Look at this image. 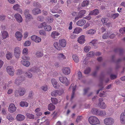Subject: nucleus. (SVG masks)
<instances>
[{
  "label": "nucleus",
  "instance_id": "f257e3e1",
  "mask_svg": "<svg viewBox=\"0 0 125 125\" xmlns=\"http://www.w3.org/2000/svg\"><path fill=\"white\" fill-rule=\"evenodd\" d=\"M91 112L94 115H100L104 116L106 115V113L104 111H101L98 109L93 108L91 110Z\"/></svg>",
  "mask_w": 125,
  "mask_h": 125
},
{
  "label": "nucleus",
  "instance_id": "f03ea898",
  "mask_svg": "<svg viewBox=\"0 0 125 125\" xmlns=\"http://www.w3.org/2000/svg\"><path fill=\"white\" fill-rule=\"evenodd\" d=\"M89 123L92 125H95L99 124L100 123L99 120L96 116H91L88 119Z\"/></svg>",
  "mask_w": 125,
  "mask_h": 125
},
{
  "label": "nucleus",
  "instance_id": "7ed1b4c3",
  "mask_svg": "<svg viewBox=\"0 0 125 125\" xmlns=\"http://www.w3.org/2000/svg\"><path fill=\"white\" fill-rule=\"evenodd\" d=\"M25 78L22 76L18 77L15 80L14 83L16 85H20L21 83L24 80Z\"/></svg>",
  "mask_w": 125,
  "mask_h": 125
},
{
  "label": "nucleus",
  "instance_id": "20e7f679",
  "mask_svg": "<svg viewBox=\"0 0 125 125\" xmlns=\"http://www.w3.org/2000/svg\"><path fill=\"white\" fill-rule=\"evenodd\" d=\"M105 124L106 125H112L114 122V119L111 117H107L105 118L104 120Z\"/></svg>",
  "mask_w": 125,
  "mask_h": 125
},
{
  "label": "nucleus",
  "instance_id": "39448f33",
  "mask_svg": "<svg viewBox=\"0 0 125 125\" xmlns=\"http://www.w3.org/2000/svg\"><path fill=\"white\" fill-rule=\"evenodd\" d=\"M21 53V49L19 47H15L14 49V55L17 58H19Z\"/></svg>",
  "mask_w": 125,
  "mask_h": 125
},
{
  "label": "nucleus",
  "instance_id": "423d86ee",
  "mask_svg": "<svg viewBox=\"0 0 125 125\" xmlns=\"http://www.w3.org/2000/svg\"><path fill=\"white\" fill-rule=\"evenodd\" d=\"M6 70L8 73L11 76H13L14 74V69L13 67L10 66L7 67Z\"/></svg>",
  "mask_w": 125,
  "mask_h": 125
},
{
  "label": "nucleus",
  "instance_id": "0eeeda50",
  "mask_svg": "<svg viewBox=\"0 0 125 125\" xmlns=\"http://www.w3.org/2000/svg\"><path fill=\"white\" fill-rule=\"evenodd\" d=\"M59 79L61 82L65 84L66 86H67L69 84V81L66 77H59Z\"/></svg>",
  "mask_w": 125,
  "mask_h": 125
},
{
  "label": "nucleus",
  "instance_id": "6e6552de",
  "mask_svg": "<svg viewBox=\"0 0 125 125\" xmlns=\"http://www.w3.org/2000/svg\"><path fill=\"white\" fill-rule=\"evenodd\" d=\"M103 101V99L102 98H99V100L98 105L101 108L104 109L106 107V105Z\"/></svg>",
  "mask_w": 125,
  "mask_h": 125
},
{
  "label": "nucleus",
  "instance_id": "1a4fd4ad",
  "mask_svg": "<svg viewBox=\"0 0 125 125\" xmlns=\"http://www.w3.org/2000/svg\"><path fill=\"white\" fill-rule=\"evenodd\" d=\"M86 13V11L85 10H81L78 13V16L75 18V20H78L79 18H82Z\"/></svg>",
  "mask_w": 125,
  "mask_h": 125
},
{
  "label": "nucleus",
  "instance_id": "9d476101",
  "mask_svg": "<svg viewBox=\"0 0 125 125\" xmlns=\"http://www.w3.org/2000/svg\"><path fill=\"white\" fill-rule=\"evenodd\" d=\"M16 108L13 104H11L9 105L8 110L10 113H14L16 111Z\"/></svg>",
  "mask_w": 125,
  "mask_h": 125
},
{
  "label": "nucleus",
  "instance_id": "9b49d317",
  "mask_svg": "<svg viewBox=\"0 0 125 125\" xmlns=\"http://www.w3.org/2000/svg\"><path fill=\"white\" fill-rule=\"evenodd\" d=\"M15 18L17 21L19 23L21 22L23 20L22 17L18 13L15 14L14 15Z\"/></svg>",
  "mask_w": 125,
  "mask_h": 125
},
{
  "label": "nucleus",
  "instance_id": "f8f14e48",
  "mask_svg": "<svg viewBox=\"0 0 125 125\" xmlns=\"http://www.w3.org/2000/svg\"><path fill=\"white\" fill-rule=\"evenodd\" d=\"M62 71L63 73L66 75H68L70 73V69L68 67H63L62 69Z\"/></svg>",
  "mask_w": 125,
  "mask_h": 125
},
{
  "label": "nucleus",
  "instance_id": "ddd939ff",
  "mask_svg": "<svg viewBox=\"0 0 125 125\" xmlns=\"http://www.w3.org/2000/svg\"><path fill=\"white\" fill-rule=\"evenodd\" d=\"M120 121L122 124H125V114L122 113L120 115Z\"/></svg>",
  "mask_w": 125,
  "mask_h": 125
},
{
  "label": "nucleus",
  "instance_id": "4468645a",
  "mask_svg": "<svg viewBox=\"0 0 125 125\" xmlns=\"http://www.w3.org/2000/svg\"><path fill=\"white\" fill-rule=\"evenodd\" d=\"M15 36L17 39L19 41L22 39V35L21 33L19 31H17L15 33Z\"/></svg>",
  "mask_w": 125,
  "mask_h": 125
},
{
  "label": "nucleus",
  "instance_id": "2eb2a0df",
  "mask_svg": "<svg viewBox=\"0 0 125 125\" xmlns=\"http://www.w3.org/2000/svg\"><path fill=\"white\" fill-rule=\"evenodd\" d=\"M86 22V21L84 19H82L79 20L76 22V24L79 26L83 25Z\"/></svg>",
  "mask_w": 125,
  "mask_h": 125
},
{
  "label": "nucleus",
  "instance_id": "dca6fc26",
  "mask_svg": "<svg viewBox=\"0 0 125 125\" xmlns=\"http://www.w3.org/2000/svg\"><path fill=\"white\" fill-rule=\"evenodd\" d=\"M85 41V36L83 35H81L78 39V42L81 44L84 43Z\"/></svg>",
  "mask_w": 125,
  "mask_h": 125
},
{
  "label": "nucleus",
  "instance_id": "f3484780",
  "mask_svg": "<svg viewBox=\"0 0 125 125\" xmlns=\"http://www.w3.org/2000/svg\"><path fill=\"white\" fill-rule=\"evenodd\" d=\"M32 13L35 15H37L41 13V10L38 8H35L33 9L32 11Z\"/></svg>",
  "mask_w": 125,
  "mask_h": 125
},
{
  "label": "nucleus",
  "instance_id": "a211bd4d",
  "mask_svg": "<svg viewBox=\"0 0 125 125\" xmlns=\"http://www.w3.org/2000/svg\"><path fill=\"white\" fill-rule=\"evenodd\" d=\"M52 83L54 87L56 88H58L59 85L57 84V81L54 79H52L51 80Z\"/></svg>",
  "mask_w": 125,
  "mask_h": 125
},
{
  "label": "nucleus",
  "instance_id": "6ab92c4d",
  "mask_svg": "<svg viewBox=\"0 0 125 125\" xmlns=\"http://www.w3.org/2000/svg\"><path fill=\"white\" fill-rule=\"evenodd\" d=\"M16 118L17 120L21 121L25 119V117L23 115L18 114L16 117Z\"/></svg>",
  "mask_w": 125,
  "mask_h": 125
},
{
  "label": "nucleus",
  "instance_id": "aec40b11",
  "mask_svg": "<svg viewBox=\"0 0 125 125\" xmlns=\"http://www.w3.org/2000/svg\"><path fill=\"white\" fill-rule=\"evenodd\" d=\"M59 44L60 46L62 47H64L66 45V41L63 39L60 40L59 41Z\"/></svg>",
  "mask_w": 125,
  "mask_h": 125
},
{
  "label": "nucleus",
  "instance_id": "412c9836",
  "mask_svg": "<svg viewBox=\"0 0 125 125\" xmlns=\"http://www.w3.org/2000/svg\"><path fill=\"white\" fill-rule=\"evenodd\" d=\"M99 13V11L97 9H95L91 11L89 14V15H96Z\"/></svg>",
  "mask_w": 125,
  "mask_h": 125
},
{
  "label": "nucleus",
  "instance_id": "4be33fe9",
  "mask_svg": "<svg viewBox=\"0 0 125 125\" xmlns=\"http://www.w3.org/2000/svg\"><path fill=\"white\" fill-rule=\"evenodd\" d=\"M18 91H19V95L20 96L23 95L26 92L25 89L23 88L20 89Z\"/></svg>",
  "mask_w": 125,
  "mask_h": 125
},
{
  "label": "nucleus",
  "instance_id": "5701e85b",
  "mask_svg": "<svg viewBox=\"0 0 125 125\" xmlns=\"http://www.w3.org/2000/svg\"><path fill=\"white\" fill-rule=\"evenodd\" d=\"M2 36L3 39H5L7 37H8V34L7 32L6 31H1Z\"/></svg>",
  "mask_w": 125,
  "mask_h": 125
},
{
  "label": "nucleus",
  "instance_id": "b1692460",
  "mask_svg": "<svg viewBox=\"0 0 125 125\" xmlns=\"http://www.w3.org/2000/svg\"><path fill=\"white\" fill-rule=\"evenodd\" d=\"M100 83L99 85V86L101 87V88L99 89L97 91V94H98L99 92L100 91L102 90V89L104 88V87L102 86L103 85V78L101 77L100 78Z\"/></svg>",
  "mask_w": 125,
  "mask_h": 125
},
{
  "label": "nucleus",
  "instance_id": "393cba45",
  "mask_svg": "<svg viewBox=\"0 0 125 125\" xmlns=\"http://www.w3.org/2000/svg\"><path fill=\"white\" fill-rule=\"evenodd\" d=\"M6 57L8 60H10L12 57V54L11 52H8L6 55Z\"/></svg>",
  "mask_w": 125,
  "mask_h": 125
},
{
  "label": "nucleus",
  "instance_id": "a878e982",
  "mask_svg": "<svg viewBox=\"0 0 125 125\" xmlns=\"http://www.w3.org/2000/svg\"><path fill=\"white\" fill-rule=\"evenodd\" d=\"M82 30L80 28H75L74 29L73 33L75 34L79 33L82 31Z\"/></svg>",
  "mask_w": 125,
  "mask_h": 125
},
{
  "label": "nucleus",
  "instance_id": "bb28decb",
  "mask_svg": "<svg viewBox=\"0 0 125 125\" xmlns=\"http://www.w3.org/2000/svg\"><path fill=\"white\" fill-rule=\"evenodd\" d=\"M21 63L24 65L26 67L29 66L30 64V62L28 61L24 60H21Z\"/></svg>",
  "mask_w": 125,
  "mask_h": 125
},
{
  "label": "nucleus",
  "instance_id": "cd10ccee",
  "mask_svg": "<svg viewBox=\"0 0 125 125\" xmlns=\"http://www.w3.org/2000/svg\"><path fill=\"white\" fill-rule=\"evenodd\" d=\"M25 17L26 18L25 21L26 22L30 21L31 20L33 19L31 15L30 14L25 15Z\"/></svg>",
  "mask_w": 125,
  "mask_h": 125
},
{
  "label": "nucleus",
  "instance_id": "c85d7f7f",
  "mask_svg": "<svg viewBox=\"0 0 125 125\" xmlns=\"http://www.w3.org/2000/svg\"><path fill=\"white\" fill-rule=\"evenodd\" d=\"M55 108V106L52 104H50L48 105V109L50 111H52L54 110Z\"/></svg>",
  "mask_w": 125,
  "mask_h": 125
},
{
  "label": "nucleus",
  "instance_id": "c756f323",
  "mask_svg": "<svg viewBox=\"0 0 125 125\" xmlns=\"http://www.w3.org/2000/svg\"><path fill=\"white\" fill-rule=\"evenodd\" d=\"M95 30L91 29L86 32V33L87 34H94L95 33Z\"/></svg>",
  "mask_w": 125,
  "mask_h": 125
},
{
  "label": "nucleus",
  "instance_id": "7c9ffc66",
  "mask_svg": "<svg viewBox=\"0 0 125 125\" xmlns=\"http://www.w3.org/2000/svg\"><path fill=\"white\" fill-rule=\"evenodd\" d=\"M20 105L21 107H27L28 105V104L25 102H21L20 103Z\"/></svg>",
  "mask_w": 125,
  "mask_h": 125
},
{
  "label": "nucleus",
  "instance_id": "2f4dec72",
  "mask_svg": "<svg viewBox=\"0 0 125 125\" xmlns=\"http://www.w3.org/2000/svg\"><path fill=\"white\" fill-rule=\"evenodd\" d=\"M108 20V19L105 18H102L101 20V21L102 22L103 24L105 25H107Z\"/></svg>",
  "mask_w": 125,
  "mask_h": 125
},
{
  "label": "nucleus",
  "instance_id": "473e14b6",
  "mask_svg": "<svg viewBox=\"0 0 125 125\" xmlns=\"http://www.w3.org/2000/svg\"><path fill=\"white\" fill-rule=\"evenodd\" d=\"M89 3V1L87 0L84 1L82 3V6L83 7L87 6L88 5Z\"/></svg>",
  "mask_w": 125,
  "mask_h": 125
},
{
  "label": "nucleus",
  "instance_id": "72a5a7b5",
  "mask_svg": "<svg viewBox=\"0 0 125 125\" xmlns=\"http://www.w3.org/2000/svg\"><path fill=\"white\" fill-rule=\"evenodd\" d=\"M72 58L74 61L76 62L77 63L79 62V58L76 55H73V56Z\"/></svg>",
  "mask_w": 125,
  "mask_h": 125
},
{
  "label": "nucleus",
  "instance_id": "f704fd0d",
  "mask_svg": "<svg viewBox=\"0 0 125 125\" xmlns=\"http://www.w3.org/2000/svg\"><path fill=\"white\" fill-rule=\"evenodd\" d=\"M59 35V33L56 31H53L52 33L51 36L53 38H55V36H58Z\"/></svg>",
  "mask_w": 125,
  "mask_h": 125
},
{
  "label": "nucleus",
  "instance_id": "c9c22d12",
  "mask_svg": "<svg viewBox=\"0 0 125 125\" xmlns=\"http://www.w3.org/2000/svg\"><path fill=\"white\" fill-rule=\"evenodd\" d=\"M25 75L27 77L31 78L32 76V75L31 73L29 71L25 73Z\"/></svg>",
  "mask_w": 125,
  "mask_h": 125
},
{
  "label": "nucleus",
  "instance_id": "e433bc0d",
  "mask_svg": "<svg viewBox=\"0 0 125 125\" xmlns=\"http://www.w3.org/2000/svg\"><path fill=\"white\" fill-rule=\"evenodd\" d=\"M53 45L55 48L58 50H61V47L58 45V42H55L53 44Z\"/></svg>",
  "mask_w": 125,
  "mask_h": 125
},
{
  "label": "nucleus",
  "instance_id": "4c0bfd02",
  "mask_svg": "<svg viewBox=\"0 0 125 125\" xmlns=\"http://www.w3.org/2000/svg\"><path fill=\"white\" fill-rule=\"evenodd\" d=\"M115 52H119L120 54H121L124 51L123 49L121 48H116L114 50Z\"/></svg>",
  "mask_w": 125,
  "mask_h": 125
},
{
  "label": "nucleus",
  "instance_id": "58836bf2",
  "mask_svg": "<svg viewBox=\"0 0 125 125\" xmlns=\"http://www.w3.org/2000/svg\"><path fill=\"white\" fill-rule=\"evenodd\" d=\"M35 54L38 57L40 58L42 57V56L43 53L42 52L38 51L36 52Z\"/></svg>",
  "mask_w": 125,
  "mask_h": 125
},
{
  "label": "nucleus",
  "instance_id": "ea45409f",
  "mask_svg": "<svg viewBox=\"0 0 125 125\" xmlns=\"http://www.w3.org/2000/svg\"><path fill=\"white\" fill-rule=\"evenodd\" d=\"M57 57L59 59H60L62 58L63 59H65L66 58L65 57L62 53H58L57 54Z\"/></svg>",
  "mask_w": 125,
  "mask_h": 125
},
{
  "label": "nucleus",
  "instance_id": "a19ab883",
  "mask_svg": "<svg viewBox=\"0 0 125 125\" xmlns=\"http://www.w3.org/2000/svg\"><path fill=\"white\" fill-rule=\"evenodd\" d=\"M26 115L28 118H29L30 119H33L34 118V115L31 114H27Z\"/></svg>",
  "mask_w": 125,
  "mask_h": 125
},
{
  "label": "nucleus",
  "instance_id": "79ce46f5",
  "mask_svg": "<svg viewBox=\"0 0 125 125\" xmlns=\"http://www.w3.org/2000/svg\"><path fill=\"white\" fill-rule=\"evenodd\" d=\"M58 94V91L57 90L53 91L51 93V95L52 96H56Z\"/></svg>",
  "mask_w": 125,
  "mask_h": 125
},
{
  "label": "nucleus",
  "instance_id": "37998d69",
  "mask_svg": "<svg viewBox=\"0 0 125 125\" xmlns=\"http://www.w3.org/2000/svg\"><path fill=\"white\" fill-rule=\"evenodd\" d=\"M47 25H46V24L45 22H44L41 23L40 24V26H39V28H42V27H43L44 29L46 27V26Z\"/></svg>",
  "mask_w": 125,
  "mask_h": 125
},
{
  "label": "nucleus",
  "instance_id": "c03bdc74",
  "mask_svg": "<svg viewBox=\"0 0 125 125\" xmlns=\"http://www.w3.org/2000/svg\"><path fill=\"white\" fill-rule=\"evenodd\" d=\"M119 14L118 13H115L112 14L110 16L113 19H115L118 17Z\"/></svg>",
  "mask_w": 125,
  "mask_h": 125
},
{
  "label": "nucleus",
  "instance_id": "a18cd8bd",
  "mask_svg": "<svg viewBox=\"0 0 125 125\" xmlns=\"http://www.w3.org/2000/svg\"><path fill=\"white\" fill-rule=\"evenodd\" d=\"M91 71V69L89 67L87 68L84 70V73L85 74H89Z\"/></svg>",
  "mask_w": 125,
  "mask_h": 125
},
{
  "label": "nucleus",
  "instance_id": "49530a36",
  "mask_svg": "<svg viewBox=\"0 0 125 125\" xmlns=\"http://www.w3.org/2000/svg\"><path fill=\"white\" fill-rule=\"evenodd\" d=\"M51 99L52 103L53 104H55L57 103L58 100L57 99L54 98H52Z\"/></svg>",
  "mask_w": 125,
  "mask_h": 125
},
{
  "label": "nucleus",
  "instance_id": "de8ad7c7",
  "mask_svg": "<svg viewBox=\"0 0 125 125\" xmlns=\"http://www.w3.org/2000/svg\"><path fill=\"white\" fill-rule=\"evenodd\" d=\"M33 6L36 7L40 8L41 7V5L37 2H35L33 3Z\"/></svg>",
  "mask_w": 125,
  "mask_h": 125
},
{
  "label": "nucleus",
  "instance_id": "09e8293b",
  "mask_svg": "<svg viewBox=\"0 0 125 125\" xmlns=\"http://www.w3.org/2000/svg\"><path fill=\"white\" fill-rule=\"evenodd\" d=\"M94 53L93 51L90 52H89L87 54V56L89 57H93L94 54Z\"/></svg>",
  "mask_w": 125,
  "mask_h": 125
},
{
  "label": "nucleus",
  "instance_id": "8fccbe9b",
  "mask_svg": "<svg viewBox=\"0 0 125 125\" xmlns=\"http://www.w3.org/2000/svg\"><path fill=\"white\" fill-rule=\"evenodd\" d=\"M13 8L15 10H19L20 9L19 5L18 4L15 5L13 6Z\"/></svg>",
  "mask_w": 125,
  "mask_h": 125
},
{
  "label": "nucleus",
  "instance_id": "3c124183",
  "mask_svg": "<svg viewBox=\"0 0 125 125\" xmlns=\"http://www.w3.org/2000/svg\"><path fill=\"white\" fill-rule=\"evenodd\" d=\"M40 34L42 35L46 36V33L45 31L44 30H42L39 32Z\"/></svg>",
  "mask_w": 125,
  "mask_h": 125
},
{
  "label": "nucleus",
  "instance_id": "603ef678",
  "mask_svg": "<svg viewBox=\"0 0 125 125\" xmlns=\"http://www.w3.org/2000/svg\"><path fill=\"white\" fill-rule=\"evenodd\" d=\"M74 84H71V86L70 87V88L71 87H73V91L72 92L75 93V89L76 88V85H75L74 86Z\"/></svg>",
  "mask_w": 125,
  "mask_h": 125
},
{
  "label": "nucleus",
  "instance_id": "864d4df0",
  "mask_svg": "<svg viewBox=\"0 0 125 125\" xmlns=\"http://www.w3.org/2000/svg\"><path fill=\"white\" fill-rule=\"evenodd\" d=\"M106 91H104L102 93H100V96L101 97H104L106 96V94H105Z\"/></svg>",
  "mask_w": 125,
  "mask_h": 125
},
{
  "label": "nucleus",
  "instance_id": "5fc2aeb1",
  "mask_svg": "<svg viewBox=\"0 0 125 125\" xmlns=\"http://www.w3.org/2000/svg\"><path fill=\"white\" fill-rule=\"evenodd\" d=\"M91 48V47L89 46L85 47L84 49V51L86 52H88L89 51Z\"/></svg>",
  "mask_w": 125,
  "mask_h": 125
},
{
  "label": "nucleus",
  "instance_id": "6e6d98bb",
  "mask_svg": "<svg viewBox=\"0 0 125 125\" xmlns=\"http://www.w3.org/2000/svg\"><path fill=\"white\" fill-rule=\"evenodd\" d=\"M22 58L23 60H28L30 59V58L28 56L24 55L22 57Z\"/></svg>",
  "mask_w": 125,
  "mask_h": 125
},
{
  "label": "nucleus",
  "instance_id": "4d7b16f0",
  "mask_svg": "<svg viewBox=\"0 0 125 125\" xmlns=\"http://www.w3.org/2000/svg\"><path fill=\"white\" fill-rule=\"evenodd\" d=\"M44 29L46 31H50L51 30L52 27L51 26L47 25L46 27Z\"/></svg>",
  "mask_w": 125,
  "mask_h": 125
},
{
  "label": "nucleus",
  "instance_id": "13d9d810",
  "mask_svg": "<svg viewBox=\"0 0 125 125\" xmlns=\"http://www.w3.org/2000/svg\"><path fill=\"white\" fill-rule=\"evenodd\" d=\"M7 118L9 120H12L13 119L12 115L10 114H9L7 115Z\"/></svg>",
  "mask_w": 125,
  "mask_h": 125
},
{
  "label": "nucleus",
  "instance_id": "bf43d9fd",
  "mask_svg": "<svg viewBox=\"0 0 125 125\" xmlns=\"http://www.w3.org/2000/svg\"><path fill=\"white\" fill-rule=\"evenodd\" d=\"M41 41V38L38 37L37 36V37L36 38L34 42H39Z\"/></svg>",
  "mask_w": 125,
  "mask_h": 125
},
{
  "label": "nucleus",
  "instance_id": "052dcab7",
  "mask_svg": "<svg viewBox=\"0 0 125 125\" xmlns=\"http://www.w3.org/2000/svg\"><path fill=\"white\" fill-rule=\"evenodd\" d=\"M31 44L30 42L29 41H26L24 43V45L25 46H29Z\"/></svg>",
  "mask_w": 125,
  "mask_h": 125
},
{
  "label": "nucleus",
  "instance_id": "680f3d73",
  "mask_svg": "<svg viewBox=\"0 0 125 125\" xmlns=\"http://www.w3.org/2000/svg\"><path fill=\"white\" fill-rule=\"evenodd\" d=\"M116 77L117 76L115 75L111 74L110 75V78L111 80H113L115 79H116Z\"/></svg>",
  "mask_w": 125,
  "mask_h": 125
},
{
  "label": "nucleus",
  "instance_id": "e2e57ef3",
  "mask_svg": "<svg viewBox=\"0 0 125 125\" xmlns=\"http://www.w3.org/2000/svg\"><path fill=\"white\" fill-rule=\"evenodd\" d=\"M120 32L121 33H123L125 32V28H122L119 30Z\"/></svg>",
  "mask_w": 125,
  "mask_h": 125
},
{
  "label": "nucleus",
  "instance_id": "0e129e2a",
  "mask_svg": "<svg viewBox=\"0 0 125 125\" xmlns=\"http://www.w3.org/2000/svg\"><path fill=\"white\" fill-rule=\"evenodd\" d=\"M44 18L43 17L41 16H38L37 19L38 21H41L43 20Z\"/></svg>",
  "mask_w": 125,
  "mask_h": 125
},
{
  "label": "nucleus",
  "instance_id": "69168bd1",
  "mask_svg": "<svg viewBox=\"0 0 125 125\" xmlns=\"http://www.w3.org/2000/svg\"><path fill=\"white\" fill-rule=\"evenodd\" d=\"M108 35H106V34H104L102 36V38L104 39H105L109 37V34L107 33Z\"/></svg>",
  "mask_w": 125,
  "mask_h": 125
},
{
  "label": "nucleus",
  "instance_id": "338daca9",
  "mask_svg": "<svg viewBox=\"0 0 125 125\" xmlns=\"http://www.w3.org/2000/svg\"><path fill=\"white\" fill-rule=\"evenodd\" d=\"M90 89V88L89 87H88L87 88H86L84 90V94L85 95L86 94V93H87V91H88Z\"/></svg>",
  "mask_w": 125,
  "mask_h": 125
},
{
  "label": "nucleus",
  "instance_id": "774afa93",
  "mask_svg": "<svg viewBox=\"0 0 125 125\" xmlns=\"http://www.w3.org/2000/svg\"><path fill=\"white\" fill-rule=\"evenodd\" d=\"M27 52L28 50L26 48L24 49L23 50V52L24 54H27L28 53Z\"/></svg>",
  "mask_w": 125,
  "mask_h": 125
}]
</instances>
